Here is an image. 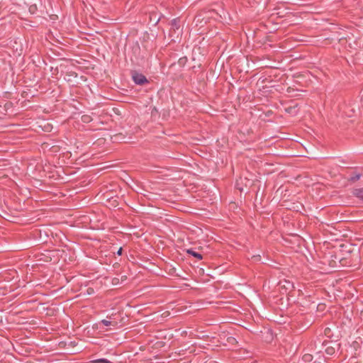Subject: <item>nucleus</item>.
Segmentation results:
<instances>
[{
	"label": "nucleus",
	"instance_id": "1",
	"mask_svg": "<svg viewBox=\"0 0 363 363\" xmlns=\"http://www.w3.org/2000/svg\"><path fill=\"white\" fill-rule=\"evenodd\" d=\"M179 21V19L175 18L170 22L169 37L172 40H174V38H178L182 33Z\"/></svg>",
	"mask_w": 363,
	"mask_h": 363
},
{
	"label": "nucleus",
	"instance_id": "3",
	"mask_svg": "<svg viewBox=\"0 0 363 363\" xmlns=\"http://www.w3.org/2000/svg\"><path fill=\"white\" fill-rule=\"evenodd\" d=\"M352 194L355 197L363 201V188L354 189Z\"/></svg>",
	"mask_w": 363,
	"mask_h": 363
},
{
	"label": "nucleus",
	"instance_id": "10",
	"mask_svg": "<svg viewBox=\"0 0 363 363\" xmlns=\"http://www.w3.org/2000/svg\"><path fill=\"white\" fill-rule=\"evenodd\" d=\"M94 362H95V363H111L108 359H104V358L96 359L94 361Z\"/></svg>",
	"mask_w": 363,
	"mask_h": 363
},
{
	"label": "nucleus",
	"instance_id": "7",
	"mask_svg": "<svg viewBox=\"0 0 363 363\" xmlns=\"http://www.w3.org/2000/svg\"><path fill=\"white\" fill-rule=\"evenodd\" d=\"M101 323L104 325L105 326H109V325H114L116 326L117 325V323L116 321H111L108 320H102Z\"/></svg>",
	"mask_w": 363,
	"mask_h": 363
},
{
	"label": "nucleus",
	"instance_id": "8",
	"mask_svg": "<svg viewBox=\"0 0 363 363\" xmlns=\"http://www.w3.org/2000/svg\"><path fill=\"white\" fill-rule=\"evenodd\" d=\"M360 177H361V174L357 173V174H355L353 176H352L350 179V181L352 182H355L358 181L360 179Z\"/></svg>",
	"mask_w": 363,
	"mask_h": 363
},
{
	"label": "nucleus",
	"instance_id": "14",
	"mask_svg": "<svg viewBox=\"0 0 363 363\" xmlns=\"http://www.w3.org/2000/svg\"><path fill=\"white\" fill-rule=\"evenodd\" d=\"M230 339L233 340V341L235 340L234 337H230Z\"/></svg>",
	"mask_w": 363,
	"mask_h": 363
},
{
	"label": "nucleus",
	"instance_id": "11",
	"mask_svg": "<svg viewBox=\"0 0 363 363\" xmlns=\"http://www.w3.org/2000/svg\"><path fill=\"white\" fill-rule=\"evenodd\" d=\"M284 282L286 284V285H284V286H285L286 289L292 288V287H293V284H292L290 281H284Z\"/></svg>",
	"mask_w": 363,
	"mask_h": 363
},
{
	"label": "nucleus",
	"instance_id": "5",
	"mask_svg": "<svg viewBox=\"0 0 363 363\" xmlns=\"http://www.w3.org/2000/svg\"><path fill=\"white\" fill-rule=\"evenodd\" d=\"M286 111L291 115L295 116L298 113V108L296 106H289L288 108H286Z\"/></svg>",
	"mask_w": 363,
	"mask_h": 363
},
{
	"label": "nucleus",
	"instance_id": "15",
	"mask_svg": "<svg viewBox=\"0 0 363 363\" xmlns=\"http://www.w3.org/2000/svg\"><path fill=\"white\" fill-rule=\"evenodd\" d=\"M313 363H320V362H317V361H315Z\"/></svg>",
	"mask_w": 363,
	"mask_h": 363
},
{
	"label": "nucleus",
	"instance_id": "16",
	"mask_svg": "<svg viewBox=\"0 0 363 363\" xmlns=\"http://www.w3.org/2000/svg\"><path fill=\"white\" fill-rule=\"evenodd\" d=\"M297 363H303V362H298Z\"/></svg>",
	"mask_w": 363,
	"mask_h": 363
},
{
	"label": "nucleus",
	"instance_id": "9",
	"mask_svg": "<svg viewBox=\"0 0 363 363\" xmlns=\"http://www.w3.org/2000/svg\"><path fill=\"white\" fill-rule=\"evenodd\" d=\"M335 348L333 347H328L326 349H325V352L328 355H333L334 353H335Z\"/></svg>",
	"mask_w": 363,
	"mask_h": 363
},
{
	"label": "nucleus",
	"instance_id": "12",
	"mask_svg": "<svg viewBox=\"0 0 363 363\" xmlns=\"http://www.w3.org/2000/svg\"><path fill=\"white\" fill-rule=\"evenodd\" d=\"M122 251H123V249L121 247V248L118 250L117 254H118V255H121V254H122Z\"/></svg>",
	"mask_w": 363,
	"mask_h": 363
},
{
	"label": "nucleus",
	"instance_id": "4",
	"mask_svg": "<svg viewBox=\"0 0 363 363\" xmlns=\"http://www.w3.org/2000/svg\"><path fill=\"white\" fill-rule=\"evenodd\" d=\"M187 253L189 255H191L192 256H194V257L197 258L198 259L201 260L203 259V256L202 255L196 252V251H194L193 249H189L187 250Z\"/></svg>",
	"mask_w": 363,
	"mask_h": 363
},
{
	"label": "nucleus",
	"instance_id": "2",
	"mask_svg": "<svg viewBox=\"0 0 363 363\" xmlns=\"http://www.w3.org/2000/svg\"><path fill=\"white\" fill-rule=\"evenodd\" d=\"M132 78L134 82L139 85L147 83L146 77L143 74L138 73L135 71L132 72Z\"/></svg>",
	"mask_w": 363,
	"mask_h": 363
},
{
	"label": "nucleus",
	"instance_id": "6",
	"mask_svg": "<svg viewBox=\"0 0 363 363\" xmlns=\"http://www.w3.org/2000/svg\"><path fill=\"white\" fill-rule=\"evenodd\" d=\"M313 359V356L311 354H305L301 360L299 362H305V363H310Z\"/></svg>",
	"mask_w": 363,
	"mask_h": 363
},
{
	"label": "nucleus",
	"instance_id": "13",
	"mask_svg": "<svg viewBox=\"0 0 363 363\" xmlns=\"http://www.w3.org/2000/svg\"><path fill=\"white\" fill-rule=\"evenodd\" d=\"M83 118H84V121H86L88 120V118H89V117H88V116H83Z\"/></svg>",
	"mask_w": 363,
	"mask_h": 363
}]
</instances>
